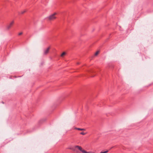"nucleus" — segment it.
I'll list each match as a JSON object with an SVG mask.
<instances>
[{
	"label": "nucleus",
	"instance_id": "7ed1b4c3",
	"mask_svg": "<svg viewBox=\"0 0 153 153\" xmlns=\"http://www.w3.org/2000/svg\"><path fill=\"white\" fill-rule=\"evenodd\" d=\"M50 48V47H49L46 49L44 50V54L45 55H47L48 53Z\"/></svg>",
	"mask_w": 153,
	"mask_h": 153
},
{
	"label": "nucleus",
	"instance_id": "ddd939ff",
	"mask_svg": "<svg viewBox=\"0 0 153 153\" xmlns=\"http://www.w3.org/2000/svg\"><path fill=\"white\" fill-rule=\"evenodd\" d=\"M78 128H74V129L77 130V129Z\"/></svg>",
	"mask_w": 153,
	"mask_h": 153
},
{
	"label": "nucleus",
	"instance_id": "9b49d317",
	"mask_svg": "<svg viewBox=\"0 0 153 153\" xmlns=\"http://www.w3.org/2000/svg\"><path fill=\"white\" fill-rule=\"evenodd\" d=\"M22 34H23V33L22 32H19L18 33V35L19 36H20V35H22Z\"/></svg>",
	"mask_w": 153,
	"mask_h": 153
},
{
	"label": "nucleus",
	"instance_id": "39448f33",
	"mask_svg": "<svg viewBox=\"0 0 153 153\" xmlns=\"http://www.w3.org/2000/svg\"><path fill=\"white\" fill-rule=\"evenodd\" d=\"M27 11V10L25 9L21 11L20 13L21 14H23L25 12H26Z\"/></svg>",
	"mask_w": 153,
	"mask_h": 153
},
{
	"label": "nucleus",
	"instance_id": "1a4fd4ad",
	"mask_svg": "<svg viewBox=\"0 0 153 153\" xmlns=\"http://www.w3.org/2000/svg\"><path fill=\"white\" fill-rule=\"evenodd\" d=\"M86 134V133H85L83 132H81L80 133V134H82V135H85Z\"/></svg>",
	"mask_w": 153,
	"mask_h": 153
},
{
	"label": "nucleus",
	"instance_id": "f8f14e48",
	"mask_svg": "<svg viewBox=\"0 0 153 153\" xmlns=\"http://www.w3.org/2000/svg\"><path fill=\"white\" fill-rule=\"evenodd\" d=\"M83 153H90L89 152H87V151H85V150L83 151Z\"/></svg>",
	"mask_w": 153,
	"mask_h": 153
},
{
	"label": "nucleus",
	"instance_id": "f257e3e1",
	"mask_svg": "<svg viewBox=\"0 0 153 153\" xmlns=\"http://www.w3.org/2000/svg\"><path fill=\"white\" fill-rule=\"evenodd\" d=\"M57 14L56 13H55L53 14L50 15L48 17V19L50 20H53L55 19L56 18V16Z\"/></svg>",
	"mask_w": 153,
	"mask_h": 153
},
{
	"label": "nucleus",
	"instance_id": "9d476101",
	"mask_svg": "<svg viewBox=\"0 0 153 153\" xmlns=\"http://www.w3.org/2000/svg\"><path fill=\"white\" fill-rule=\"evenodd\" d=\"M99 53V51H97V52H96V53H95V56H97L98 55V54Z\"/></svg>",
	"mask_w": 153,
	"mask_h": 153
},
{
	"label": "nucleus",
	"instance_id": "f03ea898",
	"mask_svg": "<svg viewBox=\"0 0 153 153\" xmlns=\"http://www.w3.org/2000/svg\"><path fill=\"white\" fill-rule=\"evenodd\" d=\"M14 23V21L13 20L8 25H7L6 27V29L8 30L10 29L13 25Z\"/></svg>",
	"mask_w": 153,
	"mask_h": 153
},
{
	"label": "nucleus",
	"instance_id": "0eeeda50",
	"mask_svg": "<svg viewBox=\"0 0 153 153\" xmlns=\"http://www.w3.org/2000/svg\"><path fill=\"white\" fill-rule=\"evenodd\" d=\"M77 130H80V131H85V128H77Z\"/></svg>",
	"mask_w": 153,
	"mask_h": 153
},
{
	"label": "nucleus",
	"instance_id": "423d86ee",
	"mask_svg": "<svg viewBox=\"0 0 153 153\" xmlns=\"http://www.w3.org/2000/svg\"><path fill=\"white\" fill-rule=\"evenodd\" d=\"M66 53L65 52H63L62 54L61 55V56L62 57H64V56L66 55Z\"/></svg>",
	"mask_w": 153,
	"mask_h": 153
},
{
	"label": "nucleus",
	"instance_id": "20e7f679",
	"mask_svg": "<svg viewBox=\"0 0 153 153\" xmlns=\"http://www.w3.org/2000/svg\"><path fill=\"white\" fill-rule=\"evenodd\" d=\"M75 148H77L80 151H81L83 153V151L84 150L80 146H75Z\"/></svg>",
	"mask_w": 153,
	"mask_h": 153
},
{
	"label": "nucleus",
	"instance_id": "6e6552de",
	"mask_svg": "<svg viewBox=\"0 0 153 153\" xmlns=\"http://www.w3.org/2000/svg\"><path fill=\"white\" fill-rule=\"evenodd\" d=\"M108 152V150H107L104 152H101L100 153H107Z\"/></svg>",
	"mask_w": 153,
	"mask_h": 153
}]
</instances>
